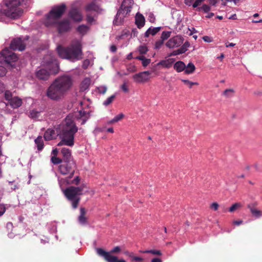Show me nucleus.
I'll list each match as a JSON object with an SVG mask.
<instances>
[{"mask_svg": "<svg viewBox=\"0 0 262 262\" xmlns=\"http://www.w3.org/2000/svg\"><path fill=\"white\" fill-rule=\"evenodd\" d=\"M145 19L144 16L138 12L135 16V24L139 29L142 28L145 25Z\"/></svg>", "mask_w": 262, "mask_h": 262, "instance_id": "nucleus-22", "label": "nucleus"}, {"mask_svg": "<svg viewBox=\"0 0 262 262\" xmlns=\"http://www.w3.org/2000/svg\"><path fill=\"white\" fill-rule=\"evenodd\" d=\"M65 93L53 82L50 85L47 91V96L53 100L58 101L61 99Z\"/></svg>", "mask_w": 262, "mask_h": 262, "instance_id": "nucleus-10", "label": "nucleus"}, {"mask_svg": "<svg viewBox=\"0 0 262 262\" xmlns=\"http://www.w3.org/2000/svg\"><path fill=\"white\" fill-rule=\"evenodd\" d=\"M54 25H56L59 33L68 32L71 29L70 21L68 19H63L61 21L58 20Z\"/></svg>", "mask_w": 262, "mask_h": 262, "instance_id": "nucleus-13", "label": "nucleus"}, {"mask_svg": "<svg viewBox=\"0 0 262 262\" xmlns=\"http://www.w3.org/2000/svg\"><path fill=\"white\" fill-rule=\"evenodd\" d=\"M6 69L5 67L0 66V77L5 76L6 74Z\"/></svg>", "mask_w": 262, "mask_h": 262, "instance_id": "nucleus-49", "label": "nucleus"}, {"mask_svg": "<svg viewBox=\"0 0 262 262\" xmlns=\"http://www.w3.org/2000/svg\"><path fill=\"white\" fill-rule=\"evenodd\" d=\"M182 81L189 88H191L193 85H198L199 83L196 82H191L188 80L182 79Z\"/></svg>", "mask_w": 262, "mask_h": 262, "instance_id": "nucleus-37", "label": "nucleus"}, {"mask_svg": "<svg viewBox=\"0 0 262 262\" xmlns=\"http://www.w3.org/2000/svg\"><path fill=\"white\" fill-rule=\"evenodd\" d=\"M86 213L85 209L83 207H81L80 209V215L78 217V221L81 225H85L87 224V218L85 216Z\"/></svg>", "mask_w": 262, "mask_h": 262, "instance_id": "nucleus-24", "label": "nucleus"}, {"mask_svg": "<svg viewBox=\"0 0 262 262\" xmlns=\"http://www.w3.org/2000/svg\"><path fill=\"white\" fill-rule=\"evenodd\" d=\"M50 72L45 69H40L35 72L36 77L39 80H47L49 79L50 74H56L59 71V65L56 60L52 61L49 66Z\"/></svg>", "mask_w": 262, "mask_h": 262, "instance_id": "nucleus-8", "label": "nucleus"}, {"mask_svg": "<svg viewBox=\"0 0 262 262\" xmlns=\"http://www.w3.org/2000/svg\"><path fill=\"white\" fill-rule=\"evenodd\" d=\"M219 206V205L216 202H214L211 204L210 208L213 209L214 210L216 211L218 209Z\"/></svg>", "mask_w": 262, "mask_h": 262, "instance_id": "nucleus-55", "label": "nucleus"}, {"mask_svg": "<svg viewBox=\"0 0 262 262\" xmlns=\"http://www.w3.org/2000/svg\"><path fill=\"white\" fill-rule=\"evenodd\" d=\"M83 189V186H70L63 190L64 195L71 203L73 209H76L78 207L81 199L80 195L82 194Z\"/></svg>", "mask_w": 262, "mask_h": 262, "instance_id": "nucleus-4", "label": "nucleus"}, {"mask_svg": "<svg viewBox=\"0 0 262 262\" xmlns=\"http://www.w3.org/2000/svg\"><path fill=\"white\" fill-rule=\"evenodd\" d=\"M58 167V170L60 173L62 175L69 174V176L64 179L67 184L78 185L80 183V179L79 176H77L73 180H70L75 173L76 169V163L75 161H70L62 162Z\"/></svg>", "mask_w": 262, "mask_h": 262, "instance_id": "nucleus-3", "label": "nucleus"}, {"mask_svg": "<svg viewBox=\"0 0 262 262\" xmlns=\"http://www.w3.org/2000/svg\"><path fill=\"white\" fill-rule=\"evenodd\" d=\"M174 60L173 58H168L162 60L157 63V66H161L162 68L169 69L172 67Z\"/></svg>", "mask_w": 262, "mask_h": 262, "instance_id": "nucleus-23", "label": "nucleus"}, {"mask_svg": "<svg viewBox=\"0 0 262 262\" xmlns=\"http://www.w3.org/2000/svg\"><path fill=\"white\" fill-rule=\"evenodd\" d=\"M257 203L254 202L249 204L247 207L253 216L258 218L262 216V211L257 209Z\"/></svg>", "mask_w": 262, "mask_h": 262, "instance_id": "nucleus-19", "label": "nucleus"}, {"mask_svg": "<svg viewBox=\"0 0 262 262\" xmlns=\"http://www.w3.org/2000/svg\"><path fill=\"white\" fill-rule=\"evenodd\" d=\"M1 54L4 57L5 62L9 64L15 62L18 59L17 55L9 49L3 50L1 52Z\"/></svg>", "mask_w": 262, "mask_h": 262, "instance_id": "nucleus-12", "label": "nucleus"}, {"mask_svg": "<svg viewBox=\"0 0 262 262\" xmlns=\"http://www.w3.org/2000/svg\"><path fill=\"white\" fill-rule=\"evenodd\" d=\"M55 135V130L53 129H48L44 134V138L46 141L52 140Z\"/></svg>", "mask_w": 262, "mask_h": 262, "instance_id": "nucleus-29", "label": "nucleus"}, {"mask_svg": "<svg viewBox=\"0 0 262 262\" xmlns=\"http://www.w3.org/2000/svg\"><path fill=\"white\" fill-rule=\"evenodd\" d=\"M5 89L4 85V84L0 82V93H2Z\"/></svg>", "mask_w": 262, "mask_h": 262, "instance_id": "nucleus-62", "label": "nucleus"}, {"mask_svg": "<svg viewBox=\"0 0 262 262\" xmlns=\"http://www.w3.org/2000/svg\"><path fill=\"white\" fill-rule=\"evenodd\" d=\"M193 0H185V4L186 5L190 6Z\"/></svg>", "mask_w": 262, "mask_h": 262, "instance_id": "nucleus-64", "label": "nucleus"}, {"mask_svg": "<svg viewBox=\"0 0 262 262\" xmlns=\"http://www.w3.org/2000/svg\"><path fill=\"white\" fill-rule=\"evenodd\" d=\"M151 73V72L148 71H144L135 74L133 77L136 82H144L149 80Z\"/></svg>", "mask_w": 262, "mask_h": 262, "instance_id": "nucleus-16", "label": "nucleus"}, {"mask_svg": "<svg viewBox=\"0 0 262 262\" xmlns=\"http://www.w3.org/2000/svg\"><path fill=\"white\" fill-rule=\"evenodd\" d=\"M205 0H196L193 4L192 5V6L193 8H196L199 5H201V4L204 2Z\"/></svg>", "mask_w": 262, "mask_h": 262, "instance_id": "nucleus-54", "label": "nucleus"}, {"mask_svg": "<svg viewBox=\"0 0 262 262\" xmlns=\"http://www.w3.org/2000/svg\"><path fill=\"white\" fill-rule=\"evenodd\" d=\"M163 42H164V41L162 39L157 41L155 43V48L159 49L161 47V46L163 44Z\"/></svg>", "mask_w": 262, "mask_h": 262, "instance_id": "nucleus-51", "label": "nucleus"}, {"mask_svg": "<svg viewBox=\"0 0 262 262\" xmlns=\"http://www.w3.org/2000/svg\"><path fill=\"white\" fill-rule=\"evenodd\" d=\"M69 16L75 22H80L82 20V15L78 9L72 8L69 12Z\"/></svg>", "mask_w": 262, "mask_h": 262, "instance_id": "nucleus-17", "label": "nucleus"}, {"mask_svg": "<svg viewBox=\"0 0 262 262\" xmlns=\"http://www.w3.org/2000/svg\"><path fill=\"white\" fill-rule=\"evenodd\" d=\"M171 32L169 31H164L162 32L161 36V38L163 41L167 39L170 36Z\"/></svg>", "mask_w": 262, "mask_h": 262, "instance_id": "nucleus-40", "label": "nucleus"}, {"mask_svg": "<svg viewBox=\"0 0 262 262\" xmlns=\"http://www.w3.org/2000/svg\"><path fill=\"white\" fill-rule=\"evenodd\" d=\"M5 98L8 103L13 108H16L22 104V100L18 97H12V93L9 91H6Z\"/></svg>", "mask_w": 262, "mask_h": 262, "instance_id": "nucleus-11", "label": "nucleus"}, {"mask_svg": "<svg viewBox=\"0 0 262 262\" xmlns=\"http://www.w3.org/2000/svg\"><path fill=\"white\" fill-rule=\"evenodd\" d=\"M124 117V115L123 114H119L118 115H117L116 116H115L113 119H114V121L116 123V122H118L119 121L121 120V119H122Z\"/></svg>", "mask_w": 262, "mask_h": 262, "instance_id": "nucleus-45", "label": "nucleus"}, {"mask_svg": "<svg viewBox=\"0 0 262 262\" xmlns=\"http://www.w3.org/2000/svg\"><path fill=\"white\" fill-rule=\"evenodd\" d=\"M203 39L205 41V42H210L211 41V39L210 38V37L208 36H203Z\"/></svg>", "mask_w": 262, "mask_h": 262, "instance_id": "nucleus-58", "label": "nucleus"}, {"mask_svg": "<svg viewBox=\"0 0 262 262\" xmlns=\"http://www.w3.org/2000/svg\"><path fill=\"white\" fill-rule=\"evenodd\" d=\"M116 97L115 95H113L107 98V99L104 101L103 103V104L105 106H107L109 104H110L111 103L113 102V101L114 100L115 98Z\"/></svg>", "mask_w": 262, "mask_h": 262, "instance_id": "nucleus-38", "label": "nucleus"}, {"mask_svg": "<svg viewBox=\"0 0 262 262\" xmlns=\"http://www.w3.org/2000/svg\"><path fill=\"white\" fill-rule=\"evenodd\" d=\"M139 252L141 253H151L153 255H161L162 253L160 250H140Z\"/></svg>", "mask_w": 262, "mask_h": 262, "instance_id": "nucleus-35", "label": "nucleus"}, {"mask_svg": "<svg viewBox=\"0 0 262 262\" xmlns=\"http://www.w3.org/2000/svg\"><path fill=\"white\" fill-rule=\"evenodd\" d=\"M57 50L59 56L62 58L69 59L72 61L82 58V44L81 41L78 39H73L67 48L59 46Z\"/></svg>", "mask_w": 262, "mask_h": 262, "instance_id": "nucleus-1", "label": "nucleus"}, {"mask_svg": "<svg viewBox=\"0 0 262 262\" xmlns=\"http://www.w3.org/2000/svg\"><path fill=\"white\" fill-rule=\"evenodd\" d=\"M242 223H243V221L242 220L234 221L233 222V224L234 225H237V226H238V225L242 224Z\"/></svg>", "mask_w": 262, "mask_h": 262, "instance_id": "nucleus-60", "label": "nucleus"}, {"mask_svg": "<svg viewBox=\"0 0 262 262\" xmlns=\"http://www.w3.org/2000/svg\"><path fill=\"white\" fill-rule=\"evenodd\" d=\"M124 11L122 9H119L115 18L114 20L113 23L114 25L118 26L121 25L124 21V18L126 16L127 14H126Z\"/></svg>", "mask_w": 262, "mask_h": 262, "instance_id": "nucleus-20", "label": "nucleus"}, {"mask_svg": "<svg viewBox=\"0 0 262 262\" xmlns=\"http://www.w3.org/2000/svg\"><path fill=\"white\" fill-rule=\"evenodd\" d=\"M149 20L151 23H154L155 20V17L153 14H150L149 15Z\"/></svg>", "mask_w": 262, "mask_h": 262, "instance_id": "nucleus-57", "label": "nucleus"}, {"mask_svg": "<svg viewBox=\"0 0 262 262\" xmlns=\"http://www.w3.org/2000/svg\"><path fill=\"white\" fill-rule=\"evenodd\" d=\"M6 208L5 205L3 204H0V216H2L6 212Z\"/></svg>", "mask_w": 262, "mask_h": 262, "instance_id": "nucleus-47", "label": "nucleus"}, {"mask_svg": "<svg viewBox=\"0 0 262 262\" xmlns=\"http://www.w3.org/2000/svg\"><path fill=\"white\" fill-rule=\"evenodd\" d=\"M53 82L66 94L71 89L73 80L71 76L64 75L57 78Z\"/></svg>", "mask_w": 262, "mask_h": 262, "instance_id": "nucleus-9", "label": "nucleus"}, {"mask_svg": "<svg viewBox=\"0 0 262 262\" xmlns=\"http://www.w3.org/2000/svg\"><path fill=\"white\" fill-rule=\"evenodd\" d=\"M183 53V51H182L181 49L179 48L178 50L173 51L171 53H170V56H176Z\"/></svg>", "mask_w": 262, "mask_h": 262, "instance_id": "nucleus-48", "label": "nucleus"}, {"mask_svg": "<svg viewBox=\"0 0 262 262\" xmlns=\"http://www.w3.org/2000/svg\"><path fill=\"white\" fill-rule=\"evenodd\" d=\"M199 10H202L204 12H208L210 10V7L207 5H203L202 7L199 8Z\"/></svg>", "mask_w": 262, "mask_h": 262, "instance_id": "nucleus-44", "label": "nucleus"}, {"mask_svg": "<svg viewBox=\"0 0 262 262\" xmlns=\"http://www.w3.org/2000/svg\"><path fill=\"white\" fill-rule=\"evenodd\" d=\"M9 185L11 190H15L18 189V187L17 184L14 183L13 182H9Z\"/></svg>", "mask_w": 262, "mask_h": 262, "instance_id": "nucleus-50", "label": "nucleus"}, {"mask_svg": "<svg viewBox=\"0 0 262 262\" xmlns=\"http://www.w3.org/2000/svg\"><path fill=\"white\" fill-rule=\"evenodd\" d=\"M174 69L177 72H181L183 71H185V69L186 68V65L184 62L182 61H177L173 65Z\"/></svg>", "mask_w": 262, "mask_h": 262, "instance_id": "nucleus-28", "label": "nucleus"}, {"mask_svg": "<svg viewBox=\"0 0 262 262\" xmlns=\"http://www.w3.org/2000/svg\"><path fill=\"white\" fill-rule=\"evenodd\" d=\"M39 112L35 110H32L30 113V116L32 118H37L38 117Z\"/></svg>", "mask_w": 262, "mask_h": 262, "instance_id": "nucleus-43", "label": "nucleus"}, {"mask_svg": "<svg viewBox=\"0 0 262 262\" xmlns=\"http://www.w3.org/2000/svg\"><path fill=\"white\" fill-rule=\"evenodd\" d=\"M150 59L145 58L142 61V66L144 67L147 66L150 62Z\"/></svg>", "mask_w": 262, "mask_h": 262, "instance_id": "nucleus-53", "label": "nucleus"}, {"mask_svg": "<svg viewBox=\"0 0 262 262\" xmlns=\"http://www.w3.org/2000/svg\"><path fill=\"white\" fill-rule=\"evenodd\" d=\"M117 49V47L115 45H112L110 47V51L113 53L116 52Z\"/></svg>", "mask_w": 262, "mask_h": 262, "instance_id": "nucleus-59", "label": "nucleus"}, {"mask_svg": "<svg viewBox=\"0 0 262 262\" xmlns=\"http://www.w3.org/2000/svg\"><path fill=\"white\" fill-rule=\"evenodd\" d=\"M98 90L99 93L104 94L107 91V88L105 86H101L98 88Z\"/></svg>", "mask_w": 262, "mask_h": 262, "instance_id": "nucleus-46", "label": "nucleus"}, {"mask_svg": "<svg viewBox=\"0 0 262 262\" xmlns=\"http://www.w3.org/2000/svg\"><path fill=\"white\" fill-rule=\"evenodd\" d=\"M242 207V205L240 203H236L233 204L229 209V211L230 212H233L237 209L241 208Z\"/></svg>", "mask_w": 262, "mask_h": 262, "instance_id": "nucleus-36", "label": "nucleus"}, {"mask_svg": "<svg viewBox=\"0 0 262 262\" xmlns=\"http://www.w3.org/2000/svg\"><path fill=\"white\" fill-rule=\"evenodd\" d=\"M190 46V43L188 41H186L182 46L180 48L183 53H184L187 51L188 48Z\"/></svg>", "mask_w": 262, "mask_h": 262, "instance_id": "nucleus-42", "label": "nucleus"}, {"mask_svg": "<svg viewBox=\"0 0 262 262\" xmlns=\"http://www.w3.org/2000/svg\"><path fill=\"white\" fill-rule=\"evenodd\" d=\"M91 80L90 78H85L84 80L81 82L80 84V91H84L88 89L89 86L91 84Z\"/></svg>", "mask_w": 262, "mask_h": 262, "instance_id": "nucleus-31", "label": "nucleus"}, {"mask_svg": "<svg viewBox=\"0 0 262 262\" xmlns=\"http://www.w3.org/2000/svg\"><path fill=\"white\" fill-rule=\"evenodd\" d=\"M133 3V0H123L119 9L126 12V14H128L131 11Z\"/></svg>", "mask_w": 262, "mask_h": 262, "instance_id": "nucleus-21", "label": "nucleus"}, {"mask_svg": "<svg viewBox=\"0 0 262 262\" xmlns=\"http://www.w3.org/2000/svg\"><path fill=\"white\" fill-rule=\"evenodd\" d=\"M234 93V91L233 89H226L223 92V95L227 97H230L233 96Z\"/></svg>", "mask_w": 262, "mask_h": 262, "instance_id": "nucleus-39", "label": "nucleus"}, {"mask_svg": "<svg viewBox=\"0 0 262 262\" xmlns=\"http://www.w3.org/2000/svg\"><path fill=\"white\" fill-rule=\"evenodd\" d=\"M61 154L62 155V158H60L61 163L62 162L74 161L72 156L71 150L70 149L65 147L62 148Z\"/></svg>", "mask_w": 262, "mask_h": 262, "instance_id": "nucleus-18", "label": "nucleus"}, {"mask_svg": "<svg viewBox=\"0 0 262 262\" xmlns=\"http://www.w3.org/2000/svg\"><path fill=\"white\" fill-rule=\"evenodd\" d=\"M20 2L19 0H4V4L6 7L5 9L6 15L12 18H16L21 13L19 8Z\"/></svg>", "mask_w": 262, "mask_h": 262, "instance_id": "nucleus-7", "label": "nucleus"}, {"mask_svg": "<svg viewBox=\"0 0 262 262\" xmlns=\"http://www.w3.org/2000/svg\"><path fill=\"white\" fill-rule=\"evenodd\" d=\"M218 0H209V4L211 5H215L217 2Z\"/></svg>", "mask_w": 262, "mask_h": 262, "instance_id": "nucleus-63", "label": "nucleus"}, {"mask_svg": "<svg viewBox=\"0 0 262 262\" xmlns=\"http://www.w3.org/2000/svg\"><path fill=\"white\" fill-rule=\"evenodd\" d=\"M184 38L180 35L175 36L170 38L166 43V46L169 48H174L180 46L183 42Z\"/></svg>", "mask_w": 262, "mask_h": 262, "instance_id": "nucleus-14", "label": "nucleus"}, {"mask_svg": "<svg viewBox=\"0 0 262 262\" xmlns=\"http://www.w3.org/2000/svg\"><path fill=\"white\" fill-rule=\"evenodd\" d=\"M77 130L78 128L74 121L67 117L63 126L59 134L61 141L57 144V146H73L74 144V135Z\"/></svg>", "mask_w": 262, "mask_h": 262, "instance_id": "nucleus-2", "label": "nucleus"}, {"mask_svg": "<svg viewBox=\"0 0 262 262\" xmlns=\"http://www.w3.org/2000/svg\"><path fill=\"white\" fill-rule=\"evenodd\" d=\"M58 152L59 151L57 148L53 149L52 151V155L53 156L51 157V161L54 164H59L61 163L60 158L57 157Z\"/></svg>", "mask_w": 262, "mask_h": 262, "instance_id": "nucleus-25", "label": "nucleus"}, {"mask_svg": "<svg viewBox=\"0 0 262 262\" xmlns=\"http://www.w3.org/2000/svg\"><path fill=\"white\" fill-rule=\"evenodd\" d=\"M195 70V67L194 64L192 62H189L187 66L185 69V73L186 74H192Z\"/></svg>", "mask_w": 262, "mask_h": 262, "instance_id": "nucleus-33", "label": "nucleus"}, {"mask_svg": "<svg viewBox=\"0 0 262 262\" xmlns=\"http://www.w3.org/2000/svg\"><path fill=\"white\" fill-rule=\"evenodd\" d=\"M35 143L37 146V149L41 151L44 147L43 140L41 136H38L35 140Z\"/></svg>", "mask_w": 262, "mask_h": 262, "instance_id": "nucleus-32", "label": "nucleus"}, {"mask_svg": "<svg viewBox=\"0 0 262 262\" xmlns=\"http://www.w3.org/2000/svg\"><path fill=\"white\" fill-rule=\"evenodd\" d=\"M26 45L24 40L20 38L14 39L10 44V49L12 50L22 51L25 49Z\"/></svg>", "mask_w": 262, "mask_h": 262, "instance_id": "nucleus-15", "label": "nucleus"}, {"mask_svg": "<svg viewBox=\"0 0 262 262\" xmlns=\"http://www.w3.org/2000/svg\"><path fill=\"white\" fill-rule=\"evenodd\" d=\"M161 28V27H154V28H149L145 33L144 34V37H148L149 35L154 36L158 32H159Z\"/></svg>", "mask_w": 262, "mask_h": 262, "instance_id": "nucleus-27", "label": "nucleus"}, {"mask_svg": "<svg viewBox=\"0 0 262 262\" xmlns=\"http://www.w3.org/2000/svg\"><path fill=\"white\" fill-rule=\"evenodd\" d=\"M151 262H162V260L159 258H154L151 259Z\"/></svg>", "mask_w": 262, "mask_h": 262, "instance_id": "nucleus-61", "label": "nucleus"}, {"mask_svg": "<svg viewBox=\"0 0 262 262\" xmlns=\"http://www.w3.org/2000/svg\"><path fill=\"white\" fill-rule=\"evenodd\" d=\"M121 88L122 91L125 93H128L129 90L128 88V86L125 82H124L121 86Z\"/></svg>", "mask_w": 262, "mask_h": 262, "instance_id": "nucleus-52", "label": "nucleus"}, {"mask_svg": "<svg viewBox=\"0 0 262 262\" xmlns=\"http://www.w3.org/2000/svg\"><path fill=\"white\" fill-rule=\"evenodd\" d=\"M86 20L88 23H91L93 21L94 18L91 15L88 14L86 15Z\"/></svg>", "mask_w": 262, "mask_h": 262, "instance_id": "nucleus-56", "label": "nucleus"}, {"mask_svg": "<svg viewBox=\"0 0 262 262\" xmlns=\"http://www.w3.org/2000/svg\"><path fill=\"white\" fill-rule=\"evenodd\" d=\"M66 10V5L62 4L54 7L49 12L47 17L46 25L49 27L58 21Z\"/></svg>", "mask_w": 262, "mask_h": 262, "instance_id": "nucleus-5", "label": "nucleus"}, {"mask_svg": "<svg viewBox=\"0 0 262 262\" xmlns=\"http://www.w3.org/2000/svg\"><path fill=\"white\" fill-rule=\"evenodd\" d=\"M85 10L86 11H93L97 12H99L101 10L99 6L94 2L88 4L85 7Z\"/></svg>", "mask_w": 262, "mask_h": 262, "instance_id": "nucleus-26", "label": "nucleus"}, {"mask_svg": "<svg viewBox=\"0 0 262 262\" xmlns=\"http://www.w3.org/2000/svg\"><path fill=\"white\" fill-rule=\"evenodd\" d=\"M138 51L141 54H144L148 51V49L146 46H140L138 48Z\"/></svg>", "mask_w": 262, "mask_h": 262, "instance_id": "nucleus-41", "label": "nucleus"}, {"mask_svg": "<svg viewBox=\"0 0 262 262\" xmlns=\"http://www.w3.org/2000/svg\"><path fill=\"white\" fill-rule=\"evenodd\" d=\"M89 30V27L85 25L79 26L77 28V31L82 35H85Z\"/></svg>", "mask_w": 262, "mask_h": 262, "instance_id": "nucleus-34", "label": "nucleus"}, {"mask_svg": "<svg viewBox=\"0 0 262 262\" xmlns=\"http://www.w3.org/2000/svg\"><path fill=\"white\" fill-rule=\"evenodd\" d=\"M124 254L130 258L132 262L134 261H142L143 260V258L142 257L135 256L133 252H130L127 251L124 252Z\"/></svg>", "mask_w": 262, "mask_h": 262, "instance_id": "nucleus-30", "label": "nucleus"}, {"mask_svg": "<svg viewBox=\"0 0 262 262\" xmlns=\"http://www.w3.org/2000/svg\"><path fill=\"white\" fill-rule=\"evenodd\" d=\"M121 251V249L119 246L115 247L109 252L101 248L96 249L97 254L102 257L106 262H127L125 260L119 259L117 256L113 255V254H118Z\"/></svg>", "mask_w": 262, "mask_h": 262, "instance_id": "nucleus-6", "label": "nucleus"}]
</instances>
